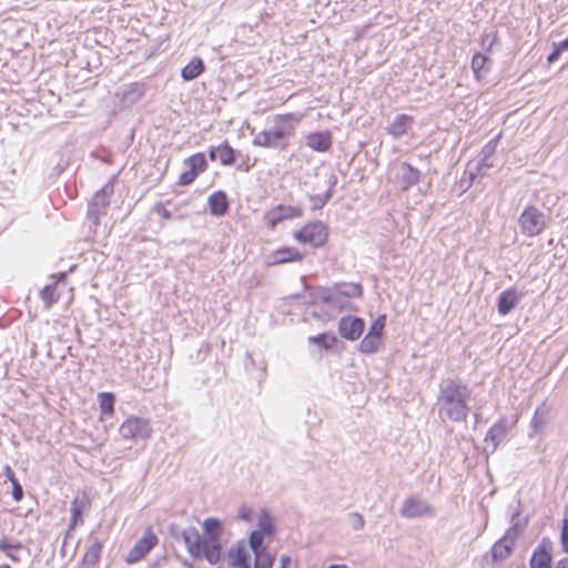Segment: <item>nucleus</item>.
<instances>
[{"mask_svg": "<svg viewBox=\"0 0 568 568\" xmlns=\"http://www.w3.org/2000/svg\"><path fill=\"white\" fill-rule=\"evenodd\" d=\"M210 158L213 161L220 160L223 165H232L235 162L234 150L226 143L212 148Z\"/></svg>", "mask_w": 568, "mask_h": 568, "instance_id": "cd10ccee", "label": "nucleus"}, {"mask_svg": "<svg viewBox=\"0 0 568 568\" xmlns=\"http://www.w3.org/2000/svg\"><path fill=\"white\" fill-rule=\"evenodd\" d=\"M251 552V549L243 541H240L229 550V565L232 568H252L253 559Z\"/></svg>", "mask_w": 568, "mask_h": 568, "instance_id": "dca6fc26", "label": "nucleus"}, {"mask_svg": "<svg viewBox=\"0 0 568 568\" xmlns=\"http://www.w3.org/2000/svg\"><path fill=\"white\" fill-rule=\"evenodd\" d=\"M158 542V537L151 529H146L143 536L129 551L126 561L133 564L143 558Z\"/></svg>", "mask_w": 568, "mask_h": 568, "instance_id": "4468645a", "label": "nucleus"}, {"mask_svg": "<svg viewBox=\"0 0 568 568\" xmlns=\"http://www.w3.org/2000/svg\"><path fill=\"white\" fill-rule=\"evenodd\" d=\"M99 406L102 414L112 415L114 412V396L111 393L99 394Z\"/></svg>", "mask_w": 568, "mask_h": 568, "instance_id": "c9c22d12", "label": "nucleus"}, {"mask_svg": "<svg viewBox=\"0 0 568 568\" xmlns=\"http://www.w3.org/2000/svg\"><path fill=\"white\" fill-rule=\"evenodd\" d=\"M470 389L460 381L448 379L442 386L438 395L440 414L454 422L466 420L468 415V398Z\"/></svg>", "mask_w": 568, "mask_h": 568, "instance_id": "7ed1b4c3", "label": "nucleus"}, {"mask_svg": "<svg viewBox=\"0 0 568 568\" xmlns=\"http://www.w3.org/2000/svg\"><path fill=\"white\" fill-rule=\"evenodd\" d=\"M257 526L256 531H261V534L266 535L267 537L273 536L274 534V521L271 514L266 509H261L257 516Z\"/></svg>", "mask_w": 568, "mask_h": 568, "instance_id": "c756f323", "label": "nucleus"}, {"mask_svg": "<svg viewBox=\"0 0 568 568\" xmlns=\"http://www.w3.org/2000/svg\"><path fill=\"white\" fill-rule=\"evenodd\" d=\"M335 290L345 295L349 301L352 297H359L362 295V287L357 284H345Z\"/></svg>", "mask_w": 568, "mask_h": 568, "instance_id": "58836bf2", "label": "nucleus"}, {"mask_svg": "<svg viewBox=\"0 0 568 568\" xmlns=\"http://www.w3.org/2000/svg\"><path fill=\"white\" fill-rule=\"evenodd\" d=\"M302 210L291 205H277L270 210L265 215L264 220L270 229H274L280 222L288 219L300 217Z\"/></svg>", "mask_w": 568, "mask_h": 568, "instance_id": "2eb2a0df", "label": "nucleus"}, {"mask_svg": "<svg viewBox=\"0 0 568 568\" xmlns=\"http://www.w3.org/2000/svg\"><path fill=\"white\" fill-rule=\"evenodd\" d=\"M291 564V558L287 556H283L281 558V566L278 568H287V565Z\"/></svg>", "mask_w": 568, "mask_h": 568, "instance_id": "5fc2aeb1", "label": "nucleus"}, {"mask_svg": "<svg viewBox=\"0 0 568 568\" xmlns=\"http://www.w3.org/2000/svg\"><path fill=\"white\" fill-rule=\"evenodd\" d=\"M253 554V568H272L274 557L267 551V549H263Z\"/></svg>", "mask_w": 568, "mask_h": 568, "instance_id": "f704fd0d", "label": "nucleus"}, {"mask_svg": "<svg viewBox=\"0 0 568 568\" xmlns=\"http://www.w3.org/2000/svg\"><path fill=\"white\" fill-rule=\"evenodd\" d=\"M490 60L481 54L476 53L471 60V69L477 80H480L484 74L489 70Z\"/></svg>", "mask_w": 568, "mask_h": 568, "instance_id": "7c9ffc66", "label": "nucleus"}, {"mask_svg": "<svg viewBox=\"0 0 568 568\" xmlns=\"http://www.w3.org/2000/svg\"><path fill=\"white\" fill-rule=\"evenodd\" d=\"M0 568H11L9 565H1Z\"/></svg>", "mask_w": 568, "mask_h": 568, "instance_id": "052dcab7", "label": "nucleus"}, {"mask_svg": "<svg viewBox=\"0 0 568 568\" xmlns=\"http://www.w3.org/2000/svg\"><path fill=\"white\" fill-rule=\"evenodd\" d=\"M523 293L516 291L515 288H508L500 293L498 297V313L501 315H507L510 311H513L521 301Z\"/></svg>", "mask_w": 568, "mask_h": 568, "instance_id": "aec40b11", "label": "nucleus"}, {"mask_svg": "<svg viewBox=\"0 0 568 568\" xmlns=\"http://www.w3.org/2000/svg\"><path fill=\"white\" fill-rule=\"evenodd\" d=\"M520 232L529 237L539 235L547 226V216L534 205H527L518 219Z\"/></svg>", "mask_w": 568, "mask_h": 568, "instance_id": "20e7f679", "label": "nucleus"}, {"mask_svg": "<svg viewBox=\"0 0 568 568\" xmlns=\"http://www.w3.org/2000/svg\"><path fill=\"white\" fill-rule=\"evenodd\" d=\"M494 165L493 159L489 156H483L480 161L476 163V174L483 175L486 173L488 169H490ZM469 174L471 179H474L475 173L473 172V168L469 166Z\"/></svg>", "mask_w": 568, "mask_h": 568, "instance_id": "ea45409f", "label": "nucleus"}, {"mask_svg": "<svg viewBox=\"0 0 568 568\" xmlns=\"http://www.w3.org/2000/svg\"><path fill=\"white\" fill-rule=\"evenodd\" d=\"M554 47H557L561 52L568 50V38L559 43H554Z\"/></svg>", "mask_w": 568, "mask_h": 568, "instance_id": "864d4df0", "label": "nucleus"}, {"mask_svg": "<svg viewBox=\"0 0 568 568\" xmlns=\"http://www.w3.org/2000/svg\"><path fill=\"white\" fill-rule=\"evenodd\" d=\"M347 523L353 530H361L365 526V519L359 513H349L347 515Z\"/></svg>", "mask_w": 568, "mask_h": 568, "instance_id": "37998d69", "label": "nucleus"}, {"mask_svg": "<svg viewBox=\"0 0 568 568\" xmlns=\"http://www.w3.org/2000/svg\"><path fill=\"white\" fill-rule=\"evenodd\" d=\"M556 568H568V558L559 560Z\"/></svg>", "mask_w": 568, "mask_h": 568, "instance_id": "6e6d98bb", "label": "nucleus"}, {"mask_svg": "<svg viewBox=\"0 0 568 568\" xmlns=\"http://www.w3.org/2000/svg\"><path fill=\"white\" fill-rule=\"evenodd\" d=\"M203 530L205 535L202 537L195 528L185 529L182 531V538L193 558L204 557L214 565L221 558L222 525L216 518H207L203 521Z\"/></svg>", "mask_w": 568, "mask_h": 568, "instance_id": "f257e3e1", "label": "nucleus"}, {"mask_svg": "<svg viewBox=\"0 0 568 568\" xmlns=\"http://www.w3.org/2000/svg\"><path fill=\"white\" fill-rule=\"evenodd\" d=\"M519 511H516L511 517V527L505 532V535L495 542L491 549V556L494 560H504L507 558L515 546L517 538L524 530V525H521L516 517H518Z\"/></svg>", "mask_w": 568, "mask_h": 568, "instance_id": "39448f33", "label": "nucleus"}, {"mask_svg": "<svg viewBox=\"0 0 568 568\" xmlns=\"http://www.w3.org/2000/svg\"><path fill=\"white\" fill-rule=\"evenodd\" d=\"M550 542L544 539L532 554L530 568H550Z\"/></svg>", "mask_w": 568, "mask_h": 568, "instance_id": "4be33fe9", "label": "nucleus"}, {"mask_svg": "<svg viewBox=\"0 0 568 568\" xmlns=\"http://www.w3.org/2000/svg\"><path fill=\"white\" fill-rule=\"evenodd\" d=\"M3 471H4V476L7 477V479H9L11 483H12L13 480H17V478H16V476H14V473H13V470L11 469V467H10V466H6Z\"/></svg>", "mask_w": 568, "mask_h": 568, "instance_id": "603ef678", "label": "nucleus"}, {"mask_svg": "<svg viewBox=\"0 0 568 568\" xmlns=\"http://www.w3.org/2000/svg\"><path fill=\"white\" fill-rule=\"evenodd\" d=\"M328 568H347L345 565H331Z\"/></svg>", "mask_w": 568, "mask_h": 568, "instance_id": "4d7b16f0", "label": "nucleus"}, {"mask_svg": "<svg viewBox=\"0 0 568 568\" xmlns=\"http://www.w3.org/2000/svg\"><path fill=\"white\" fill-rule=\"evenodd\" d=\"M205 70L204 63L200 58H193L181 72V77L185 81H191L201 75Z\"/></svg>", "mask_w": 568, "mask_h": 568, "instance_id": "c85d7f7f", "label": "nucleus"}, {"mask_svg": "<svg viewBox=\"0 0 568 568\" xmlns=\"http://www.w3.org/2000/svg\"><path fill=\"white\" fill-rule=\"evenodd\" d=\"M158 542V537L151 529H146L143 536L129 551L126 561L133 564L143 558Z\"/></svg>", "mask_w": 568, "mask_h": 568, "instance_id": "ddd939ff", "label": "nucleus"}, {"mask_svg": "<svg viewBox=\"0 0 568 568\" xmlns=\"http://www.w3.org/2000/svg\"><path fill=\"white\" fill-rule=\"evenodd\" d=\"M402 517L407 519H414L419 517H432L435 510L425 499L418 496H408L403 500L399 508Z\"/></svg>", "mask_w": 568, "mask_h": 568, "instance_id": "6e6552de", "label": "nucleus"}, {"mask_svg": "<svg viewBox=\"0 0 568 568\" xmlns=\"http://www.w3.org/2000/svg\"><path fill=\"white\" fill-rule=\"evenodd\" d=\"M184 164L187 166V171L183 172L179 178L181 185L191 184L197 174L206 169V160L203 153L193 154L184 161Z\"/></svg>", "mask_w": 568, "mask_h": 568, "instance_id": "9b49d317", "label": "nucleus"}, {"mask_svg": "<svg viewBox=\"0 0 568 568\" xmlns=\"http://www.w3.org/2000/svg\"><path fill=\"white\" fill-rule=\"evenodd\" d=\"M495 39L496 37H494L490 41H489V44H488V49L487 50H490L491 45L494 44L495 42Z\"/></svg>", "mask_w": 568, "mask_h": 568, "instance_id": "13d9d810", "label": "nucleus"}, {"mask_svg": "<svg viewBox=\"0 0 568 568\" xmlns=\"http://www.w3.org/2000/svg\"><path fill=\"white\" fill-rule=\"evenodd\" d=\"M156 211L164 220H171L173 217L172 213L163 206H158Z\"/></svg>", "mask_w": 568, "mask_h": 568, "instance_id": "3c124183", "label": "nucleus"}, {"mask_svg": "<svg viewBox=\"0 0 568 568\" xmlns=\"http://www.w3.org/2000/svg\"><path fill=\"white\" fill-rule=\"evenodd\" d=\"M384 326H385V316H379L372 323L367 334H373L374 336H378L381 338Z\"/></svg>", "mask_w": 568, "mask_h": 568, "instance_id": "c03bdc74", "label": "nucleus"}, {"mask_svg": "<svg viewBox=\"0 0 568 568\" xmlns=\"http://www.w3.org/2000/svg\"><path fill=\"white\" fill-rule=\"evenodd\" d=\"M333 142L329 131L312 132L305 136V144L313 151L326 152L331 149Z\"/></svg>", "mask_w": 568, "mask_h": 568, "instance_id": "6ab92c4d", "label": "nucleus"}, {"mask_svg": "<svg viewBox=\"0 0 568 568\" xmlns=\"http://www.w3.org/2000/svg\"><path fill=\"white\" fill-rule=\"evenodd\" d=\"M487 40H488V36L483 40V44H485Z\"/></svg>", "mask_w": 568, "mask_h": 568, "instance_id": "680f3d73", "label": "nucleus"}, {"mask_svg": "<svg viewBox=\"0 0 568 568\" xmlns=\"http://www.w3.org/2000/svg\"><path fill=\"white\" fill-rule=\"evenodd\" d=\"M414 123L413 116L408 114H398L387 126V132L395 139L402 138L408 132Z\"/></svg>", "mask_w": 568, "mask_h": 568, "instance_id": "b1692460", "label": "nucleus"}, {"mask_svg": "<svg viewBox=\"0 0 568 568\" xmlns=\"http://www.w3.org/2000/svg\"><path fill=\"white\" fill-rule=\"evenodd\" d=\"M308 342L313 343V344H318V345L323 346L324 348L328 349L334 346L336 338L333 335L323 333V334H318L316 336H311L308 338Z\"/></svg>", "mask_w": 568, "mask_h": 568, "instance_id": "4c0bfd02", "label": "nucleus"}, {"mask_svg": "<svg viewBox=\"0 0 568 568\" xmlns=\"http://www.w3.org/2000/svg\"><path fill=\"white\" fill-rule=\"evenodd\" d=\"M329 197H331V193L328 192V193H326V195H325L324 203H325Z\"/></svg>", "mask_w": 568, "mask_h": 568, "instance_id": "bf43d9fd", "label": "nucleus"}, {"mask_svg": "<svg viewBox=\"0 0 568 568\" xmlns=\"http://www.w3.org/2000/svg\"><path fill=\"white\" fill-rule=\"evenodd\" d=\"M560 53H561V51H560V50H558V48H557V47H554L552 52H551V53L548 55V58H547L548 63H554V62H556V61L559 59Z\"/></svg>", "mask_w": 568, "mask_h": 568, "instance_id": "8fccbe9b", "label": "nucleus"}, {"mask_svg": "<svg viewBox=\"0 0 568 568\" xmlns=\"http://www.w3.org/2000/svg\"><path fill=\"white\" fill-rule=\"evenodd\" d=\"M112 193V189L108 185L102 187L100 191H98L94 196L92 197L90 204H89V211L88 214L94 219L98 220V215L102 209H104L109 203V197Z\"/></svg>", "mask_w": 568, "mask_h": 568, "instance_id": "5701e85b", "label": "nucleus"}, {"mask_svg": "<svg viewBox=\"0 0 568 568\" xmlns=\"http://www.w3.org/2000/svg\"><path fill=\"white\" fill-rule=\"evenodd\" d=\"M313 303H324L329 305L335 311H344L351 307V301L343 295L342 293H338V291L331 290V288H316L315 292L312 294Z\"/></svg>", "mask_w": 568, "mask_h": 568, "instance_id": "9d476101", "label": "nucleus"}, {"mask_svg": "<svg viewBox=\"0 0 568 568\" xmlns=\"http://www.w3.org/2000/svg\"><path fill=\"white\" fill-rule=\"evenodd\" d=\"M101 548H102L101 542H100V541H98V540H94V541L90 545L89 549H88V550H87V552H85V556H84L85 560H87L88 562H91V564L97 562V561H98V559L100 558Z\"/></svg>", "mask_w": 568, "mask_h": 568, "instance_id": "a19ab883", "label": "nucleus"}, {"mask_svg": "<svg viewBox=\"0 0 568 568\" xmlns=\"http://www.w3.org/2000/svg\"><path fill=\"white\" fill-rule=\"evenodd\" d=\"M518 414H514L510 418L501 417L488 430L485 443L487 448L490 447L495 452L498 445L505 439L507 433L517 424Z\"/></svg>", "mask_w": 568, "mask_h": 568, "instance_id": "0eeeda50", "label": "nucleus"}, {"mask_svg": "<svg viewBox=\"0 0 568 568\" xmlns=\"http://www.w3.org/2000/svg\"><path fill=\"white\" fill-rule=\"evenodd\" d=\"M237 517L242 521L252 523V520H253V509L250 506H247L245 504H242L239 507Z\"/></svg>", "mask_w": 568, "mask_h": 568, "instance_id": "a18cd8bd", "label": "nucleus"}, {"mask_svg": "<svg viewBox=\"0 0 568 568\" xmlns=\"http://www.w3.org/2000/svg\"><path fill=\"white\" fill-rule=\"evenodd\" d=\"M12 497L16 501H20L23 498V489L18 480L12 481Z\"/></svg>", "mask_w": 568, "mask_h": 568, "instance_id": "09e8293b", "label": "nucleus"}, {"mask_svg": "<svg viewBox=\"0 0 568 568\" xmlns=\"http://www.w3.org/2000/svg\"><path fill=\"white\" fill-rule=\"evenodd\" d=\"M0 550L6 554L7 557H9L12 561H20L19 552L22 550V545L17 544H10L7 541V539L2 538L0 539Z\"/></svg>", "mask_w": 568, "mask_h": 568, "instance_id": "473e14b6", "label": "nucleus"}, {"mask_svg": "<svg viewBox=\"0 0 568 568\" xmlns=\"http://www.w3.org/2000/svg\"><path fill=\"white\" fill-rule=\"evenodd\" d=\"M119 433L124 439H146L151 436L152 428L149 419L131 416L121 424Z\"/></svg>", "mask_w": 568, "mask_h": 568, "instance_id": "423d86ee", "label": "nucleus"}, {"mask_svg": "<svg viewBox=\"0 0 568 568\" xmlns=\"http://www.w3.org/2000/svg\"><path fill=\"white\" fill-rule=\"evenodd\" d=\"M399 183L403 190L417 183L419 172L408 163H402L398 169Z\"/></svg>", "mask_w": 568, "mask_h": 568, "instance_id": "a878e982", "label": "nucleus"}, {"mask_svg": "<svg viewBox=\"0 0 568 568\" xmlns=\"http://www.w3.org/2000/svg\"><path fill=\"white\" fill-rule=\"evenodd\" d=\"M158 542V537L151 529H146L143 536L129 551L126 561L133 564L143 558Z\"/></svg>", "mask_w": 568, "mask_h": 568, "instance_id": "f8f14e48", "label": "nucleus"}, {"mask_svg": "<svg viewBox=\"0 0 568 568\" xmlns=\"http://www.w3.org/2000/svg\"><path fill=\"white\" fill-rule=\"evenodd\" d=\"M294 239L301 243L321 246L327 240V230L322 222H313L294 232Z\"/></svg>", "mask_w": 568, "mask_h": 568, "instance_id": "1a4fd4ad", "label": "nucleus"}, {"mask_svg": "<svg viewBox=\"0 0 568 568\" xmlns=\"http://www.w3.org/2000/svg\"><path fill=\"white\" fill-rule=\"evenodd\" d=\"M561 544L566 552H568V513H565L561 529Z\"/></svg>", "mask_w": 568, "mask_h": 568, "instance_id": "49530a36", "label": "nucleus"}, {"mask_svg": "<svg viewBox=\"0 0 568 568\" xmlns=\"http://www.w3.org/2000/svg\"><path fill=\"white\" fill-rule=\"evenodd\" d=\"M551 419V407L545 403H542L537 409L530 420V433L529 437H534L536 435L541 434L546 426L550 423Z\"/></svg>", "mask_w": 568, "mask_h": 568, "instance_id": "a211bd4d", "label": "nucleus"}, {"mask_svg": "<svg viewBox=\"0 0 568 568\" xmlns=\"http://www.w3.org/2000/svg\"><path fill=\"white\" fill-rule=\"evenodd\" d=\"M303 120L302 113H285L274 116V126L258 132L253 139V145L284 151L290 145V139L295 134L297 125Z\"/></svg>", "mask_w": 568, "mask_h": 568, "instance_id": "f03ea898", "label": "nucleus"}, {"mask_svg": "<svg viewBox=\"0 0 568 568\" xmlns=\"http://www.w3.org/2000/svg\"><path fill=\"white\" fill-rule=\"evenodd\" d=\"M209 206L212 215L222 216L229 207L227 197L224 192L216 191L209 197Z\"/></svg>", "mask_w": 568, "mask_h": 568, "instance_id": "bb28decb", "label": "nucleus"}, {"mask_svg": "<svg viewBox=\"0 0 568 568\" xmlns=\"http://www.w3.org/2000/svg\"><path fill=\"white\" fill-rule=\"evenodd\" d=\"M365 327V323L362 318L345 316L338 322V333L342 337L355 341L357 339Z\"/></svg>", "mask_w": 568, "mask_h": 568, "instance_id": "f3484780", "label": "nucleus"}, {"mask_svg": "<svg viewBox=\"0 0 568 568\" xmlns=\"http://www.w3.org/2000/svg\"><path fill=\"white\" fill-rule=\"evenodd\" d=\"M40 297L44 303L47 310H49L59 300L57 293V283L48 284L40 291Z\"/></svg>", "mask_w": 568, "mask_h": 568, "instance_id": "2f4dec72", "label": "nucleus"}, {"mask_svg": "<svg viewBox=\"0 0 568 568\" xmlns=\"http://www.w3.org/2000/svg\"><path fill=\"white\" fill-rule=\"evenodd\" d=\"M303 258V255L293 247H283L272 253V255L268 256V264L270 265H277L288 262H296L301 261Z\"/></svg>", "mask_w": 568, "mask_h": 568, "instance_id": "393cba45", "label": "nucleus"}, {"mask_svg": "<svg viewBox=\"0 0 568 568\" xmlns=\"http://www.w3.org/2000/svg\"><path fill=\"white\" fill-rule=\"evenodd\" d=\"M267 537L264 534H261V531L253 530L251 531L248 536V545H246L252 552L261 551L263 549H266L265 546H263L264 538Z\"/></svg>", "mask_w": 568, "mask_h": 568, "instance_id": "e433bc0d", "label": "nucleus"}, {"mask_svg": "<svg viewBox=\"0 0 568 568\" xmlns=\"http://www.w3.org/2000/svg\"><path fill=\"white\" fill-rule=\"evenodd\" d=\"M498 138L499 135H497L495 140L490 141L488 144L484 146L481 151L483 156H489L493 159Z\"/></svg>", "mask_w": 568, "mask_h": 568, "instance_id": "de8ad7c7", "label": "nucleus"}, {"mask_svg": "<svg viewBox=\"0 0 568 568\" xmlns=\"http://www.w3.org/2000/svg\"><path fill=\"white\" fill-rule=\"evenodd\" d=\"M71 524L70 528L73 529L79 523H82V507L78 499H74L71 506Z\"/></svg>", "mask_w": 568, "mask_h": 568, "instance_id": "79ce46f5", "label": "nucleus"}, {"mask_svg": "<svg viewBox=\"0 0 568 568\" xmlns=\"http://www.w3.org/2000/svg\"><path fill=\"white\" fill-rule=\"evenodd\" d=\"M381 344V338L373 334H366L359 343V351L365 354L375 353Z\"/></svg>", "mask_w": 568, "mask_h": 568, "instance_id": "72a5a7b5", "label": "nucleus"}, {"mask_svg": "<svg viewBox=\"0 0 568 568\" xmlns=\"http://www.w3.org/2000/svg\"><path fill=\"white\" fill-rule=\"evenodd\" d=\"M145 92V87L140 82H132L123 85L116 93L124 104H133L138 102Z\"/></svg>", "mask_w": 568, "mask_h": 568, "instance_id": "412c9836", "label": "nucleus"}]
</instances>
